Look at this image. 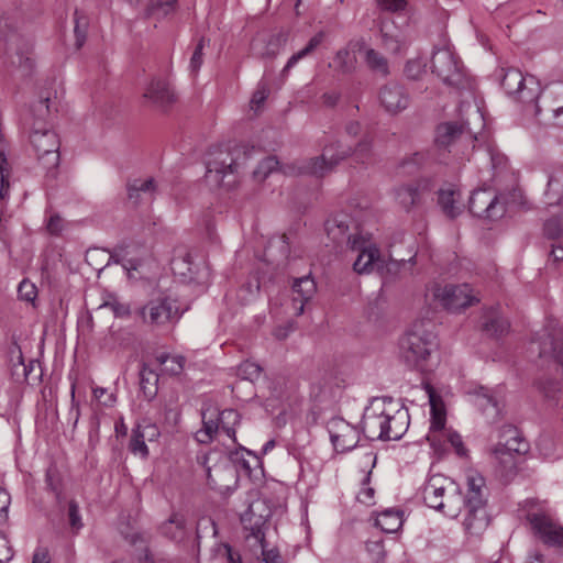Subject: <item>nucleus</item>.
<instances>
[{"mask_svg": "<svg viewBox=\"0 0 563 563\" xmlns=\"http://www.w3.org/2000/svg\"><path fill=\"white\" fill-rule=\"evenodd\" d=\"M53 110H56V108L55 102L52 101L51 92H42L30 108L32 118L30 142L38 165L44 170L45 176L51 179L57 177L60 163L58 135L48 128Z\"/></svg>", "mask_w": 563, "mask_h": 563, "instance_id": "f257e3e1", "label": "nucleus"}, {"mask_svg": "<svg viewBox=\"0 0 563 563\" xmlns=\"http://www.w3.org/2000/svg\"><path fill=\"white\" fill-rule=\"evenodd\" d=\"M371 148L372 142L367 137H363L354 150L338 141L327 145L320 156L297 161L284 166L283 174L289 176L309 175L321 178L351 155H354L360 163L365 164L369 159Z\"/></svg>", "mask_w": 563, "mask_h": 563, "instance_id": "f03ea898", "label": "nucleus"}, {"mask_svg": "<svg viewBox=\"0 0 563 563\" xmlns=\"http://www.w3.org/2000/svg\"><path fill=\"white\" fill-rule=\"evenodd\" d=\"M417 321L399 341V355L407 367L419 372L431 369V356L438 350L437 335L427 325Z\"/></svg>", "mask_w": 563, "mask_h": 563, "instance_id": "7ed1b4c3", "label": "nucleus"}, {"mask_svg": "<svg viewBox=\"0 0 563 563\" xmlns=\"http://www.w3.org/2000/svg\"><path fill=\"white\" fill-rule=\"evenodd\" d=\"M212 530L217 536L218 528L212 518H202L197 522L195 536L194 529L188 526L187 518L181 512H172L168 519L163 521L158 528L159 533L177 548L185 551L196 560H199L201 551V530Z\"/></svg>", "mask_w": 563, "mask_h": 563, "instance_id": "20e7f679", "label": "nucleus"}, {"mask_svg": "<svg viewBox=\"0 0 563 563\" xmlns=\"http://www.w3.org/2000/svg\"><path fill=\"white\" fill-rule=\"evenodd\" d=\"M424 504L448 517H456L462 506L460 487L449 477L434 474L428 477L422 487Z\"/></svg>", "mask_w": 563, "mask_h": 563, "instance_id": "39448f33", "label": "nucleus"}, {"mask_svg": "<svg viewBox=\"0 0 563 563\" xmlns=\"http://www.w3.org/2000/svg\"><path fill=\"white\" fill-rule=\"evenodd\" d=\"M500 85L506 93L526 106H532L534 115L541 114L538 100L541 95L540 81L532 75L523 76L517 68L503 69Z\"/></svg>", "mask_w": 563, "mask_h": 563, "instance_id": "423d86ee", "label": "nucleus"}, {"mask_svg": "<svg viewBox=\"0 0 563 563\" xmlns=\"http://www.w3.org/2000/svg\"><path fill=\"white\" fill-rule=\"evenodd\" d=\"M202 428L196 433V439L200 443H210L221 430L233 442L235 439V427L240 424L241 415L234 409H224L218 411L217 409H206L201 411Z\"/></svg>", "mask_w": 563, "mask_h": 563, "instance_id": "0eeeda50", "label": "nucleus"}, {"mask_svg": "<svg viewBox=\"0 0 563 563\" xmlns=\"http://www.w3.org/2000/svg\"><path fill=\"white\" fill-rule=\"evenodd\" d=\"M250 151L244 145L210 153L206 163L207 176L214 175L216 181L222 183L229 175H238L249 159Z\"/></svg>", "mask_w": 563, "mask_h": 563, "instance_id": "6e6552de", "label": "nucleus"}, {"mask_svg": "<svg viewBox=\"0 0 563 563\" xmlns=\"http://www.w3.org/2000/svg\"><path fill=\"white\" fill-rule=\"evenodd\" d=\"M432 73L445 85L463 89L468 86V79L457 57L450 48L435 49L431 58Z\"/></svg>", "mask_w": 563, "mask_h": 563, "instance_id": "1a4fd4ad", "label": "nucleus"}, {"mask_svg": "<svg viewBox=\"0 0 563 563\" xmlns=\"http://www.w3.org/2000/svg\"><path fill=\"white\" fill-rule=\"evenodd\" d=\"M183 312L177 300L166 295H159L150 299L137 311L144 323L157 327L177 322L181 318Z\"/></svg>", "mask_w": 563, "mask_h": 563, "instance_id": "9d476101", "label": "nucleus"}, {"mask_svg": "<svg viewBox=\"0 0 563 563\" xmlns=\"http://www.w3.org/2000/svg\"><path fill=\"white\" fill-rule=\"evenodd\" d=\"M501 195H497L490 188H479L472 192L468 201L470 212L478 218L496 220L505 212V202Z\"/></svg>", "mask_w": 563, "mask_h": 563, "instance_id": "9b49d317", "label": "nucleus"}, {"mask_svg": "<svg viewBox=\"0 0 563 563\" xmlns=\"http://www.w3.org/2000/svg\"><path fill=\"white\" fill-rule=\"evenodd\" d=\"M388 397L374 398L364 410L362 431L368 440H383L385 438Z\"/></svg>", "mask_w": 563, "mask_h": 563, "instance_id": "f8f14e48", "label": "nucleus"}, {"mask_svg": "<svg viewBox=\"0 0 563 563\" xmlns=\"http://www.w3.org/2000/svg\"><path fill=\"white\" fill-rule=\"evenodd\" d=\"M538 343L539 356L552 358L563 371V328L556 319H547Z\"/></svg>", "mask_w": 563, "mask_h": 563, "instance_id": "ddd939ff", "label": "nucleus"}, {"mask_svg": "<svg viewBox=\"0 0 563 563\" xmlns=\"http://www.w3.org/2000/svg\"><path fill=\"white\" fill-rule=\"evenodd\" d=\"M527 520L534 534L550 548H563V527L545 512H529Z\"/></svg>", "mask_w": 563, "mask_h": 563, "instance_id": "4468645a", "label": "nucleus"}, {"mask_svg": "<svg viewBox=\"0 0 563 563\" xmlns=\"http://www.w3.org/2000/svg\"><path fill=\"white\" fill-rule=\"evenodd\" d=\"M433 295L450 311H460L478 301L477 298L471 295V289L466 284L437 286Z\"/></svg>", "mask_w": 563, "mask_h": 563, "instance_id": "2eb2a0df", "label": "nucleus"}, {"mask_svg": "<svg viewBox=\"0 0 563 563\" xmlns=\"http://www.w3.org/2000/svg\"><path fill=\"white\" fill-rule=\"evenodd\" d=\"M8 21V18L0 13V41H4L8 44L9 51L13 49L14 46L18 60L13 59L12 63L18 64L24 74H30L34 66V60L29 56L31 46L11 31Z\"/></svg>", "mask_w": 563, "mask_h": 563, "instance_id": "dca6fc26", "label": "nucleus"}, {"mask_svg": "<svg viewBox=\"0 0 563 563\" xmlns=\"http://www.w3.org/2000/svg\"><path fill=\"white\" fill-rule=\"evenodd\" d=\"M349 247L352 251L358 252L353 263V269L357 274H367L371 273L375 266H380L379 249L364 236H350Z\"/></svg>", "mask_w": 563, "mask_h": 563, "instance_id": "f3484780", "label": "nucleus"}, {"mask_svg": "<svg viewBox=\"0 0 563 563\" xmlns=\"http://www.w3.org/2000/svg\"><path fill=\"white\" fill-rule=\"evenodd\" d=\"M506 432L510 433V438H507L505 441H498L492 449V454L501 464L514 465V454H525L528 452L529 444L516 426L506 424Z\"/></svg>", "mask_w": 563, "mask_h": 563, "instance_id": "a211bd4d", "label": "nucleus"}, {"mask_svg": "<svg viewBox=\"0 0 563 563\" xmlns=\"http://www.w3.org/2000/svg\"><path fill=\"white\" fill-rule=\"evenodd\" d=\"M378 100L387 113L397 114L408 108L410 96L401 84L389 81L379 89Z\"/></svg>", "mask_w": 563, "mask_h": 563, "instance_id": "6ab92c4d", "label": "nucleus"}, {"mask_svg": "<svg viewBox=\"0 0 563 563\" xmlns=\"http://www.w3.org/2000/svg\"><path fill=\"white\" fill-rule=\"evenodd\" d=\"M333 448L339 453L353 450L360 441L358 430L344 419H333L329 427Z\"/></svg>", "mask_w": 563, "mask_h": 563, "instance_id": "aec40b11", "label": "nucleus"}, {"mask_svg": "<svg viewBox=\"0 0 563 563\" xmlns=\"http://www.w3.org/2000/svg\"><path fill=\"white\" fill-rule=\"evenodd\" d=\"M387 419L384 441L399 440L409 426V413L406 409L397 408L393 398L388 397Z\"/></svg>", "mask_w": 563, "mask_h": 563, "instance_id": "412c9836", "label": "nucleus"}, {"mask_svg": "<svg viewBox=\"0 0 563 563\" xmlns=\"http://www.w3.org/2000/svg\"><path fill=\"white\" fill-rule=\"evenodd\" d=\"M143 97L161 109H167L176 101V95L169 82L159 77H155L148 82Z\"/></svg>", "mask_w": 563, "mask_h": 563, "instance_id": "4be33fe9", "label": "nucleus"}, {"mask_svg": "<svg viewBox=\"0 0 563 563\" xmlns=\"http://www.w3.org/2000/svg\"><path fill=\"white\" fill-rule=\"evenodd\" d=\"M475 405L489 423L497 422L503 413L504 404L489 388L481 386L475 390Z\"/></svg>", "mask_w": 563, "mask_h": 563, "instance_id": "5701e85b", "label": "nucleus"}, {"mask_svg": "<svg viewBox=\"0 0 563 563\" xmlns=\"http://www.w3.org/2000/svg\"><path fill=\"white\" fill-rule=\"evenodd\" d=\"M241 522L243 525V529L247 531L245 539L250 541L254 540L255 544H258L261 548H264L265 540V528L267 518L263 515H257L254 511V508L251 506L241 517Z\"/></svg>", "mask_w": 563, "mask_h": 563, "instance_id": "b1692460", "label": "nucleus"}, {"mask_svg": "<svg viewBox=\"0 0 563 563\" xmlns=\"http://www.w3.org/2000/svg\"><path fill=\"white\" fill-rule=\"evenodd\" d=\"M540 98L544 104V110L550 111L555 119V124L563 126V82H556L545 90H541ZM543 108H541V111Z\"/></svg>", "mask_w": 563, "mask_h": 563, "instance_id": "393cba45", "label": "nucleus"}, {"mask_svg": "<svg viewBox=\"0 0 563 563\" xmlns=\"http://www.w3.org/2000/svg\"><path fill=\"white\" fill-rule=\"evenodd\" d=\"M352 222L351 217L345 213H339L329 218L324 224L328 236L335 244L346 242L349 245L350 236H362L358 233H350V225Z\"/></svg>", "mask_w": 563, "mask_h": 563, "instance_id": "a878e982", "label": "nucleus"}, {"mask_svg": "<svg viewBox=\"0 0 563 563\" xmlns=\"http://www.w3.org/2000/svg\"><path fill=\"white\" fill-rule=\"evenodd\" d=\"M509 321L500 313L497 307H490L485 310L482 317L481 329L490 338H501L508 333Z\"/></svg>", "mask_w": 563, "mask_h": 563, "instance_id": "bb28decb", "label": "nucleus"}, {"mask_svg": "<svg viewBox=\"0 0 563 563\" xmlns=\"http://www.w3.org/2000/svg\"><path fill=\"white\" fill-rule=\"evenodd\" d=\"M437 195V203L446 218L453 220L463 212L461 192L454 186L440 188Z\"/></svg>", "mask_w": 563, "mask_h": 563, "instance_id": "cd10ccee", "label": "nucleus"}, {"mask_svg": "<svg viewBox=\"0 0 563 563\" xmlns=\"http://www.w3.org/2000/svg\"><path fill=\"white\" fill-rule=\"evenodd\" d=\"M294 294L292 299L296 314L299 316L303 312L305 303L308 302L317 290L316 283L310 275L302 276L294 279L291 286Z\"/></svg>", "mask_w": 563, "mask_h": 563, "instance_id": "c85d7f7f", "label": "nucleus"}, {"mask_svg": "<svg viewBox=\"0 0 563 563\" xmlns=\"http://www.w3.org/2000/svg\"><path fill=\"white\" fill-rule=\"evenodd\" d=\"M467 512L464 519V528L470 534H481L489 525L490 518L486 506H465Z\"/></svg>", "mask_w": 563, "mask_h": 563, "instance_id": "c756f323", "label": "nucleus"}, {"mask_svg": "<svg viewBox=\"0 0 563 563\" xmlns=\"http://www.w3.org/2000/svg\"><path fill=\"white\" fill-rule=\"evenodd\" d=\"M397 203L407 212L421 201V191L418 184H406L395 188Z\"/></svg>", "mask_w": 563, "mask_h": 563, "instance_id": "7c9ffc66", "label": "nucleus"}, {"mask_svg": "<svg viewBox=\"0 0 563 563\" xmlns=\"http://www.w3.org/2000/svg\"><path fill=\"white\" fill-rule=\"evenodd\" d=\"M140 389L146 400H152L158 391L159 375L146 363L141 364L140 368Z\"/></svg>", "mask_w": 563, "mask_h": 563, "instance_id": "2f4dec72", "label": "nucleus"}, {"mask_svg": "<svg viewBox=\"0 0 563 563\" xmlns=\"http://www.w3.org/2000/svg\"><path fill=\"white\" fill-rule=\"evenodd\" d=\"M404 523V512L399 509L389 508L378 514L376 526L384 532H397Z\"/></svg>", "mask_w": 563, "mask_h": 563, "instance_id": "473e14b6", "label": "nucleus"}, {"mask_svg": "<svg viewBox=\"0 0 563 563\" xmlns=\"http://www.w3.org/2000/svg\"><path fill=\"white\" fill-rule=\"evenodd\" d=\"M463 133V125L455 122H445L437 128L435 145L446 148L453 144Z\"/></svg>", "mask_w": 563, "mask_h": 563, "instance_id": "72a5a7b5", "label": "nucleus"}, {"mask_svg": "<svg viewBox=\"0 0 563 563\" xmlns=\"http://www.w3.org/2000/svg\"><path fill=\"white\" fill-rule=\"evenodd\" d=\"M324 40V33L323 32H318L317 34H314L307 43V45L301 48L300 51H298L297 53L292 54L289 59L287 60L282 74L283 75H286L292 67H295V65L303 59L305 57L309 56L310 54H312L318 46L321 45V43L323 42Z\"/></svg>", "mask_w": 563, "mask_h": 563, "instance_id": "f704fd0d", "label": "nucleus"}, {"mask_svg": "<svg viewBox=\"0 0 563 563\" xmlns=\"http://www.w3.org/2000/svg\"><path fill=\"white\" fill-rule=\"evenodd\" d=\"M45 487L54 494L59 504L63 498V476L56 463L52 462L45 471Z\"/></svg>", "mask_w": 563, "mask_h": 563, "instance_id": "c9c22d12", "label": "nucleus"}, {"mask_svg": "<svg viewBox=\"0 0 563 563\" xmlns=\"http://www.w3.org/2000/svg\"><path fill=\"white\" fill-rule=\"evenodd\" d=\"M156 361L163 366L162 371L169 375H179L186 363L183 355H169L168 353L158 354Z\"/></svg>", "mask_w": 563, "mask_h": 563, "instance_id": "e433bc0d", "label": "nucleus"}, {"mask_svg": "<svg viewBox=\"0 0 563 563\" xmlns=\"http://www.w3.org/2000/svg\"><path fill=\"white\" fill-rule=\"evenodd\" d=\"M155 181L153 178L134 179L128 184L129 199L137 202L141 194H153L155 191Z\"/></svg>", "mask_w": 563, "mask_h": 563, "instance_id": "4c0bfd02", "label": "nucleus"}, {"mask_svg": "<svg viewBox=\"0 0 563 563\" xmlns=\"http://www.w3.org/2000/svg\"><path fill=\"white\" fill-rule=\"evenodd\" d=\"M545 198L550 206L561 205L563 202V184L553 175L549 176Z\"/></svg>", "mask_w": 563, "mask_h": 563, "instance_id": "58836bf2", "label": "nucleus"}, {"mask_svg": "<svg viewBox=\"0 0 563 563\" xmlns=\"http://www.w3.org/2000/svg\"><path fill=\"white\" fill-rule=\"evenodd\" d=\"M365 60L368 67L383 76H387L389 74V67L387 59L377 51L369 48L366 51Z\"/></svg>", "mask_w": 563, "mask_h": 563, "instance_id": "ea45409f", "label": "nucleus"}, {"mask_svg": "<svg viewBox=\"0 0 563 563\" xmlns=\"http://www.w3.org/2000/svg\"><path fill=\"white\" fill-rule=\"evenodd\" d=\"M262 367L251 361H244L238 366L236 375L242 380L254 383L261 377Z\"/></svg>", "mask_w": 563, "mask_h": 563, "instance_id": "a19ab883", "label": "nucleus"}, {"mask_svg": "<svg viewBox=\"0 0 563 563\" xmlns=\"http://www.w3.org/2000/svg\"><path fill=\"white\" fill-rule=\"evenodd\" d=\"M144 435L141 433V431L135 426L132 429V434L129 443V450L134 455H140L143 459H146L148 456V448L145 443Z\"/></svg>", "mask_w": 563, "mask_h": 563, "instance_id": "79ce46f5", "label": "nucleus"}, {"mask_svg": "<svg viewBox=\"0 0 563 563\" xmlns=\"http://www.w3.org/2000/svg\"><path fill=\"white\" fill-rule=\"evenodd\" d=\"M366 552L372 563H383L386 559V551L382 538L369 539L365 543Z\"/></svg>", "mask_w": 563, "mask_h": 563, "instance_id": "37998d69", "label": "nucleus"}, {"mask_svg": "<svg viewBox=\"0 0 563 563\" xmlns=\"http://www.w3.org/2000/svg\"><path fill=\"white\" fill-rule=\"evenodd\" d=\"M74 33L76 37L75 44L77 48H80L86 42L88 20L78 10H76L74 13Z\"/></svg>", "mask_w": 563, "mask_h": 563, "instance_id": "c03bdc74", "label": "nucleus"}, {"mask_svg": "<svg viewBox=\"0 0 563 563\" xmlns=\"http://www.w3.org/2000/svg\"><path fill=\"white\" fill-rule=\"evenodd\" d=\"M275 250L279 251L282 260H287L289 257L290 243L286 234H282L280 236L273 238L268 241L266 253L273 254Z\"/></svg>", "mask_w": 563, "mask_h": 563, "instance_id": "a18cd8bd", "label": "nucleus"}, {"mask_svg": "<svg viewBox=\"0 0 563 563\" xmlns=\"http://www.w3.org/2000/svg\"><path fill=\"white\" fill-rule=\"evenodd\" d=\"M279 166V162L275 156H267L264 158L253 172L255 180L262 181L268 177Z\"/></svg>", "mask_w": 563, "mask_h": 563, "instance_id": "49530a36", "label": "nucleus"}, {"mask_svg": "<svg viewBox=\"0 0 563 563\" xmlns=\"http://www.w3.org/2000/svg\"><path fill=\"white\" fill-rule=\"evenodd\" d=\"M208 460H209V456L207 454L197 456L198 463L201 464L202 466H205V468H206L208 486L211 489L218 490L220 493L225 492L229 488V485L223 484L213 477L212 470L210 466H208Z\"/></svg>", "mask_w": 563, "mask_h": 563, "instance_id": "de8ad7c7", "label": "nucleus"}, {"mask_svg": "<svg viewBox=\"0 0 563 563\" xmlns=\"http://www.w3.org/2000/svg\"><path fill=\"white\" fill-rule=\"evenodd\" d=\"M110 308L117 318H129L131 316V308L129 303L121 302L115 296H110L100 308Z\"/></svg>", "mask_w": 563, "mask_h": 563, "instance_id": "09e8293b", "label": "nucleus"}, {"mask_svg": "<svg viewBox=\"0 0 563 563\" xmlns=\"http://www.w3.org/2000/svg\"><path fill=\"white\" fill-rule=\"evenodd\" d=\"M67 517L73 534H77L84 527V523L79 512V506L74 499L68 503Z\"/></svg>", "mask_w": 563, "mask_h": 563, "instance_id": "8fccbe9b", "label": "nucleus"}, {"mask_svg": "<svg viewBox=\"0 0 563 563\" xmlns=\"http://www.w3.org/2000/svg\"><path fill=\"white\" fill-rule=\"evenodd\" d=\"M334 64L343 74H349L354 69V58L347 49H340L336 52Z\"/></svg>", "mask_w": 563, "mask_h": 563, "instance_id": "3c124183", "label": "nucleus"}, {"mask_svg": "<svg viewBox=\"0 0 563 563\" xmlns=\"http://www.w3.org/2000/svg\"><path fill=\"white\" fill-rule=\"evenodd\" d=\"M18 295L21 300L33 302L37 297V288L35 284L29 279H23L18 287Z\"/></svg>", "mask_w": 563, "mask_h": 563, "instance_id": "603ef678", "label": "nucleus"}, {"mask_svg": "<svg viewBox=\"0 0 563 563\" xmlns=\"http://www.w3.org/2000/svg\"><path fill=\"white\" fill-rule=\"evenodd\" d=\"M544 235L548 239L555 240L560 238L563 232L562 220L559 217H553L544 222L543 225Z\"/></svg>", "mask_w": 563, "mask_h": 563, "instance_id": "864d4df0", "label": "nucleus"}, {"mask_svg": "<svg viewBox=\"0 0 563 563\" xmlns=\"http://www.w3.org/2000/svg\"><path fill=\"white\" fill-rule=\"evenodd\" d=\"M537 385L544 397L549 399H554L556 394L561 390V383L558 380H539Z\"/></svg>", "mask_w": 563, "mask_h": 563, "instance_id": "5fc2aeb1", "label": "nucleus"}, {"mask_svg": "<svg viewBox=\"0 0 563 563\" xmlns=\"http://www.w3.org/2000/svg\"><path fill=\"white\" fill-rule=\"evenodd\" d=\"M467 492H485L486 481L477 472H470L466 476Z\"/></svg>", "mask_w": 563, "mask_h": 563, "instance_id": "6e6d98bb", "label": "nucleus"}, {"mask_svg": "<svg viewBox=\"0 0 563 563\" xmlns=\"http://www.w3.org/2000/svg\"><path fill=\"white\" fill-rule=\"evenodd\" d=\"M136 427L144 435L145 441H156L161 435L158 427L150 421L144 420L142 423H137Z\"/></svg>", "mask_w": 563, "mask_h": 563, "instance_id": "4d7b16f0", "label": "nucleus"}, {"mask_svg": "<svg viewBox=\"0 0 563 563\" xmlns=\"http://www.w3.org/2000/svg\"><path fill=\"white\" fill-rule=\"evenodd\" d=\"M203 47H205V38L202 37L197 43V45L194 49V53L191 55V58H190L189 68L192 74H197L203 63V59H202Z\"/></svg>", "mask_w": 563, "mask_h": 563, "instance_id": "13d9d810", "label": "nucleus"}, {"mask_svg": "<svg viewBox=\"0 0 563 563\" xmlns=\"http://www.w3.org/2000/svg\"><path fill=\"white\" fill-rule=\"evenodd\" d=\"M462 505L464 506H486L487 497L485 492H466L465 497H462Z\"/></svg>", "mask_w": 563, "mask_h": 563, "instance_id": "bf43d9fd", "label": "nucleus"}, {"mask_svg": "<svg viewBox=\"0 0 563 563\" xmlns=\"http://www.w3.org/2000/svg\"><path fill=\"white\" fill-rule=\"evenodd\" d=\"M76 380H73L70 385V408H69V418L74 419V426L78 422V419L80 417V407L79 401L76 400Z\"/></svg>", "mask_w": 563, "mask_h": 563, "instance_id": "052dcab7", "label": "nucleus"}, {"mask_svg": "<svg viewBox=\"0 0 563 563\" xmlns=\"http://www.w3.org/2000/svg\"><path fill=\"white\" fill-rule=\"evenodd\" d=\"M408 0H377L379 8L384 11L397 12L406 8Z\"/></svg>", "mask_w": 563, "mask_h": 563, "instance_id": "680f3d73", "label": "nucleus"}, {"mask_svg": "<svg viewBox=\"0 0 563 563\" xmlns=\"http://www.w3.org/2000/svg\"><path fill=\"white\" fill-rule=\"evenodd\" d=\"M431 413H432V417H431L430 430H432V431H440V430L444 429V424H445V415H444V412L438 410L432 405Z\"/></svg>", "mask_w": 563, "mask_h": 563, "instance_id": "e2e57ef3", "label": "nucleus"}, {"mask_svg": "<svg viewBox=\"0 0 563 563\" xmlns=\"http://www.w3.org/2000/svg\"><path fill=\"white\" fill-rule=\"evenodd\" d=\"M64 228L63 219L58 214H53L49 217L46 229L52 235H58L62 233Z\"/></svg>", "mask_w": 563, "mask_h": 563, "instance_id": "0e129e2a", "label": "nucleus"}, {"mask_svg": "<svg viewBox=\"0 0 563 563\" xmlns=\"http://www.w3.org/2000/svg\"><path fill=\"white\" fill-rule=\"evenodd\" d=\"M13 558V550L5 537L0 534V563H8Z\"/></svg>", "mask_w": 563, "mask_h": 563, "instance_id": "69168bd1", "label": "nucleus"}, {"mask_svg": "<svg viewBox=\"0 0 563 563\" xmlns=\"http://www.w3.org/2000/svg\"><path fill=\"white\" fill-rule=\"evenodd\" d=\"M283 42H285V38L283 37L282 34L273 35L267 43V48L264 54L266 56L274 57L277 54Z\"/></svg>", "mask_w": 563, "mask_h": 563, "instance_id": "338daca9", "label": "nucleus"}, {"mask_svg": "<svg viewBox=\"0 0 563 563\" xmlns=\"http://www.w3.org/2000/svg\"><path fill=\"white\" fill-rule=\"evenodd\" d=\"M221 548L224 550L227 563H243L240 552L232 548L229 543H222Z\"/></svg>", "mask_w": 563, "mask_h": 563, "instance_id": "774afa93", "label": "nucleus"}]
</instances>
